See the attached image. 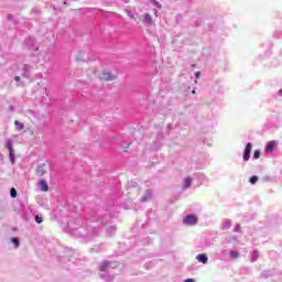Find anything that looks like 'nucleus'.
Returning a JSON list of instances; mask_svg holds the SVG:
<instances>
[{
  "label": "nucleus",
  "mask_w": 282,
  "mask_h": 282,
  "mask_svg": "<svg viewBox=\"0 0 282 282\" xmlns=\"http://www.w3.org/2000/svg\"><path fill=\"white\" fill-rule=\"evenodd\" d=\"M101 80H113V75L111 73L102 72L101 74Z\"/></svg>",
  "instance_id": "24"
},
{
  "label": "nucleus",
  "mask_w": 282,
  "mask_h": 282,
  "mask_svg": "<svg viewBox=\"0 0 282 282\" xmlns=\"http://www.w3.org/2000/svg\"><path fill=\"white\" fill-rule=\"evenodd\" d=\"M230 219H226L221 226V230H230Z\"/></svg>",
  "instance_id": "28"
},
{
  "label": "nucleus",
  "mask_w": 282,
  "mask_h": 282,
  "mask_svg": "<svg viewBox=\"0 0 282 282\" xmlns=\"http://www.w3.org/2000/svg\"><path fill=\"white\" fill-rule=\"evenodd\" d=\"M72 257H74V250L66 248L64 256L59 257V261H72Z\"/></svg>",
  "instance_id": "10"
},
{
  "label": "nucleus",
  "mask_w": 282,
  "mask_h": 282,
  "mask_svg": "<svg viewBox=\"0 0 282 282\" xmlns=\"http://www.w3.org/2000/svg\"><path fill=\"white\" fill-rule=\"evenodd\" d=\"M34 221L35 224H41L42 221H44L43 214H35Z\"/></svg>",
  "instance_id": "30"
},
{
  "label": "nucleus",
  "mask_w": 282,
  "mask_h": 282,
  "mask_svg": "<svg viewBox=\"0 0 282 282\" xmlns=\"http://www.w3.org/2000/svg\"><path fill=\"white\" fill-rule=\"evenodd\" d=\"M12 232H18L19 231V227L14 226L11 228Z\"/></svg>",
  "instance_id": "49"
},
{
  "label": "nucleus",
  "mask_w": 282,
  "mask_h": 282,
  "mask_svg": "<svg viewBox=\"0 0 282 282\" xmlns=\"http://www.w3.org/2000/svg\"><path fill=\"white\" fill-rule=\"evenodd\" d=\"M199 218L195 214H189L183 217L184 226H197Z\"/></svg>",
  "instance_id": "6"
},
{
  "label": "nucleus",
  "mask_w": 282,
  "mask_h": 282,
  "mask_svg": "<svg viewBox=\"0 0 282 282\" xmlns=\"http://www.w3.org/2000/svg\"><path fill=\"white\" fill-rule=\"evenodd\" d=\"M279 147V141L276 140H271L269 142H267L265 147H264V153L267 155H272V153H274V151H276V148Z\"/></svg>",
  "instance_id": "7"
},
{
  "label": "nucleus",
  "mask_w": 282,
  "mask_h": 282,
  "mask_svg": "<svg viewBox=\"0 0 282 282\" xmlns=\"http://www.w3.org/2000/svg\"><path fill=\"white\" fill-rule=\"evenodd\" d=\"M221 254H229L230 259H239V251L230 249L229 251L224 249Z\"/></svg>",
  "instance_id": "15"
},
{
  "label": "nucleus",
  "mask_w": 282,
  "mask_h": 282,
  "mask_svg": "<svg viewBox=\"0 0 282 282\" xmlns=\"http://www.w3.org/2000/svg\"><path fill=\"white\" fill-rule=\"evenodd\" d=\"M39 186H40V191L42 193H47L50 191V184H47V181L45 178H41L37 182Z\"/></svg>",
  "instance_id": "12"
},
{
  "label": "nucleus",
  "mask_w": 282,
  "mask_h": 282,
  "mask_svg": "<svg viewBox=\"0 0 282 282\" xmlns=\"http://www.w3.org/2000/svg\"><path fill=\"white\" fill-rule=\"evenodd\" d=\"M77 61H85V52H80Z\"/></svg>",
  "instance_id": "41"
},
{
  "label": "nucleus",
  "mask_w": 282,
  "mask_h": 282,
  "mask_svg": "<svg viewBox=\"0 0 282 282\" xmlns=\"http://www.w3.org/2000/svg\"><path fill=\"white\" fill-rule=\"evenodd\" d=\"M196 261H198V263H203V265H206L208 263V254H206V253H198L196 256Z\"/></svg>",
  "instance_id": "17"
},
{
  "label": "nucleus",
  "mask_w": 282,
  "mask_h": 282,
  "mask_svg": "<svg viewBox=\"0 0 282 282\" xmlns=\"http://www.w3.org/2000/svg\"><path fill=\"white\" fill-rule=\"evenodd\" d=\"M252 158L253 160H259L261 158V150H254Z\"/></svg>",
  "instance_id": "35"
},
{
  "label": "nucleus",
  "mask_w": 282,
  "mask_h": 282,
  "mask_svg": "<svg viewBox=\"0 0 282 282\" xmlns=\"http://www.w3.org/2000/svg\"><path fill=\"white\" fill-rule=\"evenodd\" d=\"M143 23L144 25H153V17H151L149 13H145L143 15Z\"/></svg>",
  "instance_id": "20"
},
{
  "label": "nucleus",
  "mask_w": 282,
  "mask_h": 282,
  "mask_svg": "<svg viewBox=\"0 0 282 282\" xmlns=\"http://www.w3.org/2000/svg\"><path fill=\"white\" fill-rule=\"evenodd\" d=\"M164 140V132L156 133V140L154 141V149H162V141Z\"/></svg>",
  "instance_id": "11"
},
{
  "label": "nucleus",
  "mask_w": 282,
  "mask_h": 282,
  "mask_svg": "<svg viewBox=\"0 0 282 282\" xmlns=\"http://www.w3.org/2000/svg\"><path fill=\"white\" fill-rule=\"evenodd\" d=\"M36 175L39 177H43V175H45V163L40 164L36 169Z\"/></svg>",
  "instance_id": "21"
},
{
  "label": "nucleus",
  "mask_w": 282,
  "mask_h": 282,
  "mask_svg": "<svg viewBox=\"0 0 282 282\" xmlns=\"http://www.w3.org/2000/svg\"><path fill=\"white\" fill-rule=\"evenodd\" d=\"M193 186V177L186 176L183 180L182 191H188Z\"/></svg>",
  "instance_id": "13"
},
{
  "label": "nucleus",
  "mask_w": 282,
  "mask_h": 282,
  "mask_svg": "<svg viewBox=\"0 0 282 282\" xmlns=\"http://www.w3.org/2000/svg\"><path fill=\"white\" fill-rule=\"evenodd\" d=\"M118 265H120V263L118 261H110L109 270H113V269L118 268Z\"/></svg>",
  "instance_id": "36"
},
{
  "label": "nucleus",
  "mask_w": 282,
  "mask_h": 282,
  "mask_svg": "<svg viewBox=\"0 0 282 282\" xmlns=\"http://www.w3.org/2000/svg\"><path fill=\"white\" fill-rule=\"evenodd\" d=\"M150 3H152V6H154V8L162 10V3H160L158 0H150Z\"/></svg>",
  "instance_id": "32"
},
{
  "label": "nucleus",
  "mask_w": 282,
  "mask_h": 282,
  "mask_svg": "<svg viewBox=\"0 0 282 282\" xmlns=\"http://www.w3.org/2000/svg\"><path fill=\"white\" fill-rule=\"evenodd\" d=\"M279 129V116L272 115L263 126V131H272Z\"/></svg>",
  "instance_id": "4"
},
{
  "label": "nucleus",
  "mask_w": 282,
  "mask_h": 282,
  "mask_svg": "<svg viewBox=\"0 0 282 282\" xmlns=\"http://www.w3.org/2000/svg\"><path fill=\"white\" fill-rule=\"evenodd\" d=\"M32 69H33L32 65L24 64L23 68H22V76H23V78L30 79L32 77V75H31Z\"/></svg>",
  "instance_id": "9"
},
{
  "label": "nucleus",
  "mask_w": 282,
  "mask_h": 282,
  "mask_svg": "<svg viewBox=\"0 0 282 282\" xmlns=\"http://www.w3.org/2000/svg\"><path fill=\"white\" fill-rule=\"evenodd\" d=\"M184 282H196V281L193 278H187V279L184 280Z\"/></svg>",
  "instance_id": "48"
},
{
  "label": "nucleus",
  "mask_w": 282,
  "mask_h": 282,
  "mask_svg": "<svg viewBox=\"0 0 282 282\" xmlns=\"http://www.w3.org/2000/svg\"><path fill=\"white\" fill-rule=\"evenodd\" d=\"M154 14L158 15V10H154Z\"/></svg>",
  "instance_id": "55"
},
{
  "label": "nucleus",
  "mask_w": 282,
  "mask_h": 282,
  "mask_svg": "<svg viewBox=\"0 0 282 282\" xmlns=\"http://www.w3.org/2000/svg\"><path fill=\"white\" fill-rule=\"evenodd\" d=\"M10 241L15 249L21 248V239L19 237H11Z\"/></svg>",
  "instance_id": "22"
},
{
  "label": "nucleus",
  "mask_w": 282,
  "mask_h": 282,
  "mask_svg": "<svg viewBox=\"0 0 282 282\" xmlns=\"http://www.w3.org/2000/svg\"><path fill=\"white\" fill-rule=\"evenodd\" d=\"M137 185H138V183H134V184H133V186H137Z\"/></svg>",
  "instance_id": "56"
},
{
  "label": "nucleus",
  "mask_w": 282,
  "mask_h": 282,
  "mask_svg": "<svg viewBox=\"0 0 282 282\" xmlns=\"http://www.w3.org/2000/svg\"><path fill=\"white\" fill-rule=\"evenodd\" d=\"M192 94H196V90H195V88H193V89H192Z\"/></svg>",
  "instance_id": "53"
},
{
  "label": "nucleus",
  "mask_w": 282,
  "mask_h": 282,
  "mask_svg": "<svg viewBox=\"0 0 282 282\" xmlns=\"http://www.w3.org/2000/svg\"><path fill=\"white\" fill-rule=\"evenodd\" d=\"M9 109H10V111H14L15 108H14V106H10Z\"/></svg>",
  "instance_id": "52"
},
{
  "label": "nucleus",
  "mask_w": 282,
  "mask_h": 282,
  "mask_svg": "<svg viewBox=\"0 0 282 282\" xmlns=\"http://www.w3.org/2000/svg\"><path fill=\"white\" fill-rule=\"evenodd\" d=\"M13 80H15V83H21V76H14Z\"/></svg>",
  "instance_id": "45"
},
{
  "label": "nucleus",
  "mask_w": 282,
  "mask_h": 282,
  "mask_svg": "<svg viewBox=\"0 0 282 282\" xmlns=\"http://www.w3.org/2000/svg\"><path fill=\"white\" fill-rule=\"evenodd\" d=\"M153 199V192L151 189H147L144 195L141 196L140 202L147 203Z\"/></svg>",
  "instance_id": "14"
},
{
  "label": "nucleus",
  "mask_w": 282,
  "mask_h": 282,
  "mask_svg": "<svg viewBox=\"0 0 282 282\" xmlns=\"http://www.w3.org/2000/svg\"><path fill=\"white\" fill-rule=\"evenodd\" d=\"M52 217L65 232L85 243L91 241L94 237H98L102 230L107 237H113L118 232V226H116L118 216L113 213H54Z\"/></svg>",
  "instance_id": "1"
},
{
  "label": "nucleus",
  "mask_w": 282,
  "mask_h": 282,
  "mask_svg": "<svg viewBox=\"0 0 282 282\" xmlns=\"http://www.w3.org/2000/svg\"><path fill=\"white\" fill-rule=\"evenodd\" d=\"M262 182H274V177H272V176H264L262 178Z\"/></svg>",
  "instance_id": "38"
},
{
  "label": "nucleus",
  "mask_w": 282,
  "mask_h": 282,
  "mask_svg": "<svg viewBox=\"0 0 282 282\" xmlns=\"http://www.w3.org/2000/svg\"><path fill=\"white\" fill-rule=\"evenodd\" d=\"M19 195V193L17 192V188H14V187H11L10 188V197L12 198V199H17V196Z\"/></svg>",
  "instance_id": "31"
},
{
  "label": "nucleus",
  "mask_w": 282,
  "mask_h": 282,
  "mask_svg": "<svg viewBox=\"0 0 282 282\" xmlns=\"http://www.w3.org/2000/svg\"><path fill=\"white\" fill-rule=\"evenodd\" d=\"M195 210H196V213H202L204 210V208L202 207V205L197 204V205H195Z\"/></svg>",
  "instance_id": "40"
},
{
  "label": "nucleus",
  "mask_w": 282,
  "mask_h": 282,
  "mask_svg": "<svg viewBox=\"0 0 282 282\" xmlns=\"http://www.w3.org/2000/svg\"><path fill=\"white\" fill-rule=\"evenodd\" d=\"M234 232H241V225L240 224H236V226L234 228Z\"/></svg>",
  "instance_id": "39"
},
{
  "label": "nucleus",
  "mask_w": 282,
  "mask_h": 282,
  "mask_svg": "<svg viewBox=\"0 0 282 282\" xmlns=\"http://www.w3.org/2000/svg\"><path fill=\"white\" fill-rule=\"evenodd\" d=\"M32 13H33V14H41V9H39V8H33V9H32Z\"/></svg>",
  "instance_id": "42"
},
{
  "label": "nucleus",
  "mask_w": 282,
  "mask_h": 282,
  "mask_svg": "<svg viewBox=\"0 0 282 282\" xmlns=\"http://www.w3.org/2000/svg\"><path fill=\"white\" fill-rule=\"evenodd\" d=\"M7 21L13 23V28H17V25L19 24V20L14 19V15L12 13L7 14Z\"/></svg>",
  "instance_id": "23"
},
{
  "label": "nucleus",
  "mask_w": 282,
  "mask_h": 282,
  "mask_svg": "<svg viewBox=\"0 0 282 282\" xmlns=\"http://www.w3.org/2000/svg\"><path fill=\"white\" fill-rule=\"evenodd\" d=\"M194 76H195V78H200V77H202V72H196V73L194 74Z\"/></svg>",
  "instance_id": "44"
},
{
  "label": "nucleus",
  "mask_w": 282,
  "mask_h": 282,
  "mask_svg": "<svg viewBox=\"0 0 282 282\" xmlns=\"http://www.w3.org/2000/svg\"><path fill=\"white\" fill-rule=\"evenodd\" d=\"M14 127L18 129V131H23V129H25V124L19 120L14 121Z\"/></svg>",
  "instance_id": "27"
},
{
  "label": "nucleus",
  "mask_w": 282,
  "mask_h": 282,
  "mask_svg": "<svg viewBox=\"0 0 282 282\" xmlns=\"http://www.w3.org/2000/svg\"><path fill=\"white\" fill-rule=\"evenodd\" d=\"M215 31V26L210 25L209 26V32H214Z\"/></svg>",
  "instance_id": "51"
},
{
  "label": "nucleus",
  "mask_w": 282,
  "mask_h": 282,
  "mask_svg": "<svg viewBox=\"0 0 282 282\" xmlns=\"http://www.w3.org/2000/svg\"><path fill=\"white\" fill-rule=\"evenodd\" d=\"M229 241H238L237 236H232L231 238H229Z\"/></svg>",
  "instance_id": "50"
},
{
  "label": "nucleus",
  "mask_w": 282,
  "mask_h": 282,
  "mask_svg": "<svg viewBox=\"0 0 282 282\" xmlns=\"http://www.w3.org/2000/svg\"><path fill=\"white\" fill-rule=\"evenodd\" d=\"M110 264H111L110 260H105L99 265V270L101 272V273H99V276H100V279H102V281H106V282L113 281V275H110L109 273H107Z\"/></svg>",
  "instance_id": "2"
},
{
  "label": "nucleus",
  "mask_w": 282,
  "mask_h": 282,
  "mask_svg": "<svg viewBox=\"0 0 282 282\" xmlns=\"http://www.w3.org/2000/svg\"><path fill=\"white\" fill-rule=\"evenodd\" d=\"M202 143H203V144H206L207 147H212V140L208 139L207 137H204V138L202 139Z\"/></svg>",
  "instance_id": "34"
},
{
  "label": "nucleus",
  "mask_w": 282,
  "mask_h": 282,
  "mask_svg": "<svg viewBox=\"0 0 282 282\" xmlns=\"http://www.w3.org/2000/svg\"><path fill=\"white\" fill-rule=\"evenodd\" d=\"M167 130H169L167 133H171V131H173V124L172 123L167 126Z\"/></svg>",
  "instance_id": "47"
},
{
  "label": "nucleus",
  "mask_w": 282,
  "mask_h": 282,
  "mask_svg": "<svg viewBox=\"0 0 282 282\" xmlns=\"http://www.w3.org/2000/svg\"><path fill=\"white\" fill-rule=\"evenodd\" d=\"M252 142H248L245 147L243 153H242V160L243 162H248L250 158L252 156Z\"/></svg>",
  "instance_id": "8"
},
{
  "label": "nucleus",
  "mask_w": 282,
  "mask_h": 282,
  "mask_svg": "<svg viewBox=\"0 0 282 282\" xmlns=\"http://www.w3.org/2000/svg\"><path fill=\"white\" fill-rule=\"evenodd\" d=\"M259 259V249H254L251 252V258H250V262L251 263H256V261Z\"/></svg>",
  "instance_id": "26"
},
{
  "label": "nucleus",
  "mask_w": 282,
  "mask_h": 282,
  "mask_svg": "<svg viewBox=\"0 0 282 282\" xmlns=\"http://www.w3.org/2000/svg\"><path fill=\"white\" fill-rule=\"evenodd\" d=\"M64 6H67V0H64Z\"/></svg>",
  "instance_id": "54"
},
{
  "label": "nucleus",
  "mask_w": 282,
  "mask_h": 282,
  "mask_svg": "<svg viewBox=\"0 0 282 282\" xmlns=\"http://www.w3.org/2000/svg\"><path fill=\"white\" fill-rule=\"evenodd\" d=\"M192 180H196L198 182V186H202V182H204V180H206V175H204V173H195L193 175Z\"/></svg>",
  "instance_id": "19"
},
{
  "label": "nucleus",
  "mask_w": 282,
  "mask_h": 282,
  "mask_svg": "<svg viewBox=\"0 0 282 282\" xmlns=\"http://www.w3.org/2000/svg\"><path fill=\"white\" fill-rule=\"evenodd\" d=\"M195 25H196V28H199V25H202V20H196Z\"/></svg>",
  "instance_id": "46"
},
{
  "label": "nucleus",
  "mask_w": 282,
  "mask_h": 282,
  "mask_svg": "<svg viewBox=\"0 0 282 282\" xmlns=\"http://www.w3.org/2000/svg\"><path fill=\"white\" fill-rule=\"evenodd\" d=\"M215 124H217L215 121H213L212 119H207L205 121V127L207 129V131H212L213 128L215 127Z\"/></svg>",
  "instance_id": "25"
},
{
  "label": "nucleus",
  "mask_w": 282,
  "mask_h": 282,
  "mask_svg": "<svg viewBox=\"0 0 282 282\" xmlns=\"http://www.w3.org/2000/svg\"><path fill=\"white\" fill-rule=\"evenodd\" d=\"M23 47L31 50L32 52H39V47L36 46V39L33 36H29L24 40Z\"/></svg>",
  "instance_id": "5"
},
{
  "label": "nucleus",
  "mask_w": 282,
  "mask_h": 282,
  "mask_svg": "<svg viewBox=\"0 0 282 282\" xmlns=\"http://www.w3.org/2000/svg\"><path fill=\"white\" fill-rule=\"evenodd\" d=\"M273 36L274 39H282V31H275Z\"/></svg>",
  "instance_id": "37"
},
{
  "label": "nucleus",
  "mask_w": 282,
  "mask_h": 282,
  "mask_svg": "<svg viewBox=\"0 0 282 282\" xmlns=\"http://www.w3.org/2000/svg\"><path fill=\"white\" fill-rule=\"evenodd\" d=\"M203 56L204 58H213V46L203 47Z\"/></svg>",
  "instance_id": "18"
},
{
  "label": "nucleus",
  "mask_w": 282,
  "mask_h": 282,
  "mask_svg": "<svg viewBox=\"0 0 282 282\" xmlns=\"http://www.w3.org/2000/svg\"><path fill=\"white\" fill-rule=\"evenodd\" d=\"M276 269H268L264 270L261 274L262 279H270L271 276H275Z\"/></svg>",
  "instance_id": "16"
},
{
  "label": "nucleus",
  "mask_w": 282,
  "mask_h": 282,
  "mask_svg": "<svg viewBox=\"0 0 282 282\" xmlns=\"http://www.w3.org/2000/svg\"><path fill=\"white\" fill-rule=\"evenodd\" d=\"M257 182H259V176L252 175L249 177V184H251V186H254V184H257Z\"/></svg>",
  "instance_id": "29"
},
{
  "label": "nucleus",
  "mask_w": 282,
  "mask_h": 282,
  "mask_svg": "<svg viewBox=\"0 0 282 282\" xmlns=\"http://www.w3.org/2000/svg\"><path fill=\"white\" fill-rule=\"evenodd\" d=\"M118 144H119V147H121V149H129V145L131 143H129V141H121Z\"/></svg>",
  "instance_id": "33"
},
{
  "label": "nucleus",
  "mask_w": 282,
  "mask_h": 282,
  "mask_svg": "<svg viewBox=\"0 0 282 282\" xmlns=\"http://www.w3.org/2000/svg\"><path fill=\"white\" fill-rule=\"evenodd\" d=\"M4 149L9 152V162L11 164H17V153L14 152V141L12 139L6 140Z\"/></svg>",
  "instance_id": "3"
},
{
  "label": "nucleus",
  "mask_w": 282,
  "mask_h": 282,
  "mask_svg": "<svg viewBox=\"0 0 282 282\" xmlns=\"http://www.w3.org/2000/svg\"><path fill=\"white\" fill-rule=\"evenodd\" d=\"M143 243H151V237H147L143 239Z\"/></svg>",
  "instance_id": "43"
}]
</instances>
